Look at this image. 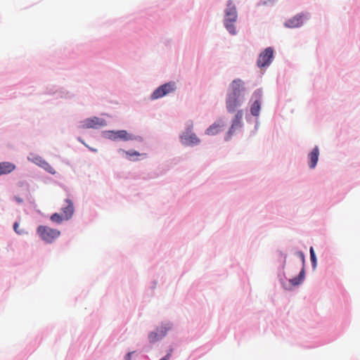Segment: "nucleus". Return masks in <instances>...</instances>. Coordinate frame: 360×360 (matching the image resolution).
I'll list each match as a JSON object with an SVG mask.
<instances>
[{
  "instance_id": "nucleus-19",
  "label": "nucleus",
  "mask_w": 360,
  "mask_h": 360,
  "mask_svg": "<svg viewBox=\"0 0 360 360\" xmlns=\"http://www.w3.org/2000/svg\"><path fill=\"white\" fill-rule=\"evenodd\" d=\"M51 219L53 222H56L58 224H60L63 221L65 220L63 214H60L58 213H54L51 216Z\"/></svg>"
},
{
  "instance_id": "nucleus-26",
  "label": "nucleus",
  "mask_w": 360,
  "mask_h": 360,
  "mask_svg": "<svg viewBox=\"0 0 360 360\" xmlns=\"http://www.w3.org/2000/svg\"><path fill=\"white\" fill-rule=\"evenodd\" d=\"M131 353H128L127 355V360H129Z\"/></svg>"
},
{
  "instance_id": "nucleus-28",
  "label": "nucleus",
  "mask_w": 360,
  "mask_h": 360,
  "mask_svg": "<svg viewBox=\"0 0 360 360\" xmlns=\"http://www.w3.org/2000/svg\"><path fill=\"white\" fill-rule=\"evenodd\" d=\"M301 256H302V259L304 260V255L302 253H301Z\"/></svg>"
},
{
  "instance_id": "nucleus-14",
  "label": "nucleus",
  "mask_w": 360,
  "mask_h": 360,
  "mask_svg": "<svg viewBox=\"0 0 360 360\" xmlns=\"http://www.w3.org/2000/svg\"><path fill=\"white\" fill-rule=\"evenodd\" d=\"M319 155V150L317 146L314 147L312 151L309 154V166L311 169H314L318 162Z\"/></svg>"
},
{
  "instance_id": "nucleus-9",
  "label": "nucleus",
  "mask_w": 360,
  "mask_h": 360,
  "mask_svg": "<svg viewBox=\"0 0 360 360\" xmlns=\"http://www.w3.org/2000/svg\"><path fill=\"white\" fill-rule=\"evenodd\" d=\"M231 91L227 96L239 98L241 92L244 90L243 82L241 79H234L231 84Z\"/></svg>"
},
{
  "instance_id": "nucleus-18",
  "label": "nucleus",
  "mask_w": 360,
  "mask_h": 360,
  "mask_svg": "<svg viewBox=\"0 0 360 360\" xmlns=\"http://www.w3.org/2000/svg\"><path fill=\"white\" fill-rule=\"evenodd\" d=\"M304 269H302L301 270V271L300 272L298 276L290 280V283L291 284V285H293V286L297 285L302 282V281L304 280Z\"/></svg>"
},
{
  "instance_id": "nucleus-1",
  "label": "nucleus",
  "mask_w": 360,
  "mask_h": 360,
  "mask_svg": "<svg viewBox=\"0 0 360 360\" xmlns=\"http://www.w3.org/2000/svg\"><path fill=\"white\" fill-rule=\"evenodd\" d=\"M237 11L235 5L231 1L227 3V8L225 10L224 25L227 30L232 34H236L234 22L237 20Z\"/></svg>"
},
{
  "instance_id": "nucleus-27",
  "label": "nucleus",
  "mask_w": 360,
  "mask_h": 360,
  "mask_svg": "<svg viewBox=\"0 0 360 360\" xmlns=\"http://www.w3.org/2000/svg\"><path fill=\"white\" fill-rule=\"evenodd\" d=\"M16 200H17L18 202H21L22 201V200H20V199H19V198H16Z\"/></svg>"
},
{
  "instance_id": "nucleus-21",
  "label": "nucleus",
  "mask_w": 360,
  "mask_h": 360,
  "mask_svg": "<svg viewBox=\"0 0 360 360\" xmlns=\"http://www.w3.org/2000/svg\"><path fill=\"white\" fill-rule=\"evenodd\" d=\"M127 155L128 156L129 160H137V158H134V156H136V157L141 156V155L146 156V154L145 153L140 154L139 153H138L136 151L131 150V151L127 152Z\"/></svg>"
},
{
  "instance_id": "nucleus-15",
  "label": "nucleus",
  "mask_w": 360,
  "mask_h": 360,
  "mask_svg": "<svg viewBox=\"0 0 360 360\" xmlns=\"http://www.w3.org/2000/svg\"><path fill=\"white\" fill-rule=\"evenodd\" d=\"M15 169V165L9 162H0V176L12 172Z\"/></svg>"
},
{
  "instance_id": "nucleus-24",
  "label": "nucleus",
  "mask_w": 360,
  "mask_h": 360,
  "mask_svg": "<svg viewBox=\"0 0 360 360\" xmlns=\"http://www.w3.org/2000/svg\"><path fill=\"white\" fill-rule=\"evenodd\" d=\"M13 229L15 232L19 235L25 233V231L22 229H19V224L18 222H15L13 224Z\"/></svg>"
},
{
  "instance_id": "nucleus-16",
  "label": "nucleus",
  "mask_w": 360,
  "mask_h": 360,
  "mask_svg": "<svg viewBox=\"0 0 360 360\" xmlns=\"http://www.w3.org/2000/svg\"><path fill=\"white\" fill-rule=\"evenodd\" d=\"M117 139L123 141H129L134 139V136L125 130H120L117 131H114V139Z\"/></svg>"
},
{
  "instance_id": "nucleus-13",
  "label": "nucleus",
  "mask_w": 360,
  "mask_h": 360,
  "mask_svg": "<svg viewBox=\"0 0 360 360\" xmlns=\"http://www.w3.org/2000/svg\"><path fill=\"white\" fill-rule=\"evenodd\" d=\"M302 18L303 16L302 15H297L285 22V26L290 28L300 27L303 23Z\"/></svg>"
},
{
  "instance_id": "nucleus-12",
  "label": "nucleus",
  "mask_w": 360,
  "mask_h": 360,
  "mask_svg": "<svg viewBox=\"0 0 360 360\" xmlns=\"http://www.w3.org/2000/svg\"><path fill=\"white\" fill-rule=\"evenodd\" d=\"M241 101L239 98L227 96L226 105L229 112H233L240 105Z\"/></svg>"
},
{
  "instance_id": "nucleus-3",
  "label": "nucleus",
  "mask_w": 360,
  "mask_h": 360,
  "mask_svg": "<svg viewBox=\"0 0 360 360\" xmlns=\"http://www.w3.org/2000/svg\"><path fill=\"white\" fill-rule=\"evenodd\" d=\"M176 89V84L173 82L166 83L157 88L151 94L150 98L152 100H156L162 98L167 94L174 91Z\"/></svg>"
},
{
  "instance_id": "nucleus-20",
  "label": "nucleus",
  "mask_w": 360,
  "mask_h": 360,
  "mask_svg": "<svg viewBox=\"0 0 360 360\" xmlns=\"http://www.w3.org/2000/svg\"><path fill=\"white\" fill-rule=\"evenodd\" d=\"M44 168L46 171L49 172L50 174H54L56 173L55 169L52 166H51L46 160L43 162V164L40 166Z\"/></svg>"
},
{
  "instance_id": "nucleus-22",
  "label": "nucleus",
  "mask_w": 360,
  "mask_h": 360,
  "mask_svg": "<svg viewBox=\"0 0 360 360\" xmlns=\"http://www.w3.org/2000/svg\"><path fill=\"white\" fill-rule=\"evenodd\" d=\"M32 162H33L34 164L41 166L43 162L45 161L40 156H34L32 159H30Z\"/></svg>"
},
{
  "instance_id": "nucleus-25",
  "label": "nucleus",
  "mask_w": 360,
  "mask_h": 360,
  "mask_svg": "<svg viewBox=\"0 0 360 360\" xmlns=\"http://www.w3.org/2000/svg\"><path fill=\"white\" fill-rule=\"evenodd\" d=\"M171 352H172V349L165 357H163L160 360H169V359L170 358V356H171Z\"/></svg>"
},
{
  "instance_id": "nucleus-4",
  "label": "nucleus",
  "mask_w": 360,
  "mask_h": 360,
  "mask_svg": "<svg viewBox=\"0 0 360 360\" xmlns=\"http://www.w3.org/2000/svg\"><path fill=\"white\" fill-rule=\"evenodd\" d=\"M107 124L105 120L94 117L84 120L80 122L79 126L81 129H99Z\"/></svg>"
},
{
  "instance_id": "nucleus-17",
  "label": "nucleus",
  "mask_w": 360,
  "mask_h": 360,
  "mask_svg": "<svg viewBox=\"0 0 360 360\" xmlns=\"http://www.w3.org/2000/svg\"><path fill=\"white\" fill-rule=\"evenodd\" d=\"M166 334V332L162 330L160 332V333H158L157 332H151L150 333V334L148 335V340L150 341V342L151 343H154L156 341L162 339Z\"/></svg>"
},
{
  "instance_id": "nucleus-6",
  "label": "nucleus",
  "mask_w": 360,
  "mask_h": 360,
  "mask_svg": "<svg viewBox=\"0 0 360 360\" xmlns=\"http://www.w3.org/2000/svg\"><path fill=\"white\" fill-rule=\"evenodd\" d=\"M243 117V111L242 110H238L236 113V115L232 120L231 126L226 133V135L225 137L226 141H228L229 139H230L231 136L233 135V134L236 130H238V129H240L242 127Z\"/></svg>"
},
{
  "instance_id": "nucleus-23",
  "label": "nucleus",
  "mask_w": 360,
  "mask_h": 360,
  "mask_svg": "<svg viewBox=\"0 0 360 360\" xmlns=\"http://www.w3.org/2000/svg\"><path fill=\"white\" fill-rule=\"evenodd\" d=\"M310 257L313 264V266L315 268L316 266V257L315 255V252L314 248L312 247L310 248Z\"/></svg>"
},
{
  "instance_id": "nucleus-8",
  "label": "nucleus",
  "mask_w": 360,
  "mask_h": 360,
  "mask_svg": "<svg viewBox=\"0 0 360 360\" xmlns=\"http://www.w3.org/2000/svg\"><path fill=\"white\" fill-rule=\"evenodd\" d=\"M262 96V94L259 89L255 91L253 94L252 97L255 101L250 108V112L253 116L257 117L259 115Z\"/></svg>"
},
{
  "instance_id": "nucleus-11",
  "label": "nucleus",
  "mask_w": 360,
  "mask_h": 360,
  "mask_svg": "<svg viewBox=\"0 0 360 360\" xmlns=\"http://www.w3.org/2000/svg\"><path fill=\"white\" fill-rule=\"evenodd\" d=\"M62 214H63L65 220H68L72 217L74 213V205L70 200L66 199L65 200V204L62 208Z\"/></svg>"
},
{
  "instance_id": "nucleus-7",
  "label": "nucleus",
  "mask_w": 360,
  "mask_h": 360,
  "mask_svg": "<svg viewBox=\"0 0 360 360\" xmlns=\"http://www.w3.org/2000/svg\"><path fill=\"white\" fill-rule=\"evenodd\" d=\"M191 128L188 129V131L181 135V141L184 145L192 146L196 145L200 143V139L195 134L191 132Z\"/></svg>"
},
{
  "instance_id": "nucleus-2",
  "label": "nucleus",
  "mask_w": 360,
  "mask_h": 360,
  "mask_svg": "<svg viewBox=\"0 0 360 360\" xmlns=\"http://www.w3.org/2000/svg\"><path fill=\"white\" fill-rule=\"evenodd\" d=\"M37 233L46 243H51L60 235V231L46 226H39L37 228Z\"/></svg>"
},
{
  "instance_id": "nucleus-10",
  "label": "nucleus",
  "mask_w": 360,
  "mask_h": 360,
  "mask_svg": "<svg viewBox=\"0 0 360 360\" xmlns=\"http://www.w3.org/2000/svg\"><path fill=\"white\" fill-rule=\"evenodd\" d=\"M225 126V123L223 120H219L212 125H210L205 131V134L210 136H214L217 134L219 131H222Z\"/></svg>"
},
{
  "instance_id": "nucleus-5",
  "label": "nucleus",
  "mask_w": 360,
  "mask_h": 360,
  "mask_svg": "<svg viewBox=\"0 0 360 360\" xmlns=\"http://www.w3.org/2000/svg\"><path fill=\"white\" fill-rule=\"evenodd\" d=\"M274 58V50L271 47L265 49L259 56L257 65L264 68L271 64Z\"/></svg>"
}]
</instances>
